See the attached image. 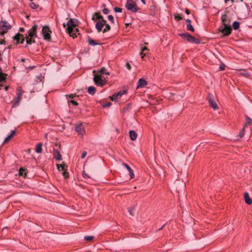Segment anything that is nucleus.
Masks as SVG:
<instances>
[{
    "label": "nucleus",
    "instance_id": "nucleus-11",
    "mask_svg": "<svg viewBox=\"0 0 252 252\" xmlns=\"http://www.w3.org/2000/svg\"><path fill=\"white\" fill-rule=\"evenodd\" d=\"M42 33L44 39L49 40L51 36L50 34V30L48 27L44 26L42 28Z\"/></svg>",
    "mask_w": 252,
    "mask_h": 252
},
{
    "label": "nucleus",
    "instance_id": "nucleus-40",
    "mask_svg": "<svg viewBox=\"0 0 252 252\" xmlns=\"http://www.w3.org/2000/svg\"><path fill=\"white\" fill-rule=\"evenodd\" d=\"M175 97L176 99L175 101H177V100H180L181 99H182V98L183 97V95L175 94Z\"/></svg>",
    "mask_w": 252,
    "mask_h": 252
},
{
    "label": "nucleus",
    "instance_id": "nucleus-26",
    "mask_svg": "<svg viewBox=\"0 0 252 252\" xmlns=\"http://www.w3.org/2000/svg\"><path fill=\"white\" fill-rule=\"evenodd\" d=\"M95 88L93 86H90L88 88V92L92 95H93L95 93Z\"/></svg>",
    "mask_w": 252,
    "mask_h": 252
},
{
    "label": "nucleus",
    "instance_id": "nucleus-37",
    "mask_svg": "<svg viewBox=\"0 0 252 252\" xmlns=\"http://www.w3.org/2000/svg\"><path fill=\"white\" fill-rule=\"evenodd\" d=\"M174 17L175 20L179 21L182 19V15L181 14H176L175 15Z\"/></svg>",
    "mask_w": 252,
    "mask_h": 252
},
{
    "label": "nucleus",
    "instance_id": "nucleus-13",
    "mask_svg": "<svg viewBox=\"0 0 252 252\" xmlns=\"http://www.w3.org/2000/svg\"><path fill=\"white\" fill-rule=\"evenodd\" d=\"M75 130L78 135H84L85 133V127L81 123L77 124L75 126Z\"/></svg>",
    "mask_w": 252,
    "mask_h": 252
},
{
    "label": "nucleus",
    "instance_id": "nucleus-7",
    "mask_svg": "<svg viewBox=\"0 0 252 252\" xmlns=\"http://www.w3.org/2000/svg\"><path fill=\"white\" fill-rule=\"evenodd\" d=\"M125 6L127 10H130L132 12H136L138 9L136 3L132 0H127Z\"/></svg>",
    "mask_w": 252,
    "mask_h": 252
},
{
    "label": "nucleus",
    "instance_id": "nucleus-23",
    "mask_svg": "<svg viewBox=\"0 0 252 252\" xmlns=\"http://www.w3.org/2000/svg\"><path fill=\"white\" fill-rule=\"evenodd\" d=\"M21 34L18 33L14 37V39L16 40H17V43H23L24 41V39L23 38H22L20 39V37L21 36Z\"/></svg>",
    "mask_w": 252,
    "mask_h": 252
},
{
    "label": "nucleus",
    "instance_id": "nucleus-2",
    "mask_svg": "<svg viewBox=\"0 0 252 252\" xmlns=\"http://www.w3.org/2000/svg\"><path fill=\"white\" fill-rule=\"evenodd\" d=\"M66 25L67 26L66 29L67 32L70 36L74 38V34H75V33H73V32L74 31L73 28H75L76 26L75 20L73 19H70L66 24H65L64 23L63 24V27H65Z\"/></svg>",
    "mask_w": 252,
    "mask_h": 252
},
{
    "label": "nucleus",
    "instance_id": "nucleus-51",
    "mask_svg": "<svg viewBox=\"0 0 252 252\" xmlns=\"http://www.w3.org/2000/svg\"><path fill=\"white\" fill-rule=\"evenodd\" d=\"M126 68L127 69H130L131 66H130V64L129 63H126Z\"/></svg>",
    "mask_w": 252,
    "mask_h": 252
},
{
    "label": "nucleus",
    "instance_id": "nucleus-52",
    "mask_svg": "<svg viewBox=\"0 0 252 252\" xmlns=\"http://www.w3.org/2000/svg\"><path fill=\"white\" fill-rule=\"evenodd\" d=\"M0 44H5V41H4V40H1L0 41Z\"/></svg>",
    "mask_w": 252,
    "mask_h": 252
},
{
    "label": "nucleus",
    "instance_id": "nucleus-56",
    "mask_svg": "<svg viewBox=\"0 0 252 252\" xmlns=\"http://www.w3.org/2000/svg\"><path fill=\"white\" fill-rule=\"evenodd\" d=\"M165 224H163L162 227H160V228L159 229H158V230H161L163 228V227L165 226Z\"/></svg>",
    "mask_w": 252,
    "mask_h": 252
},
{
    "label": "nucleus",
    "instance_id": "nucleus-34",
    "mask_svg": "<svg viewBox=\"0 0 252 252\" xmlns=\"http://www.w3.org/2000/svg\"><path fill=\"white\" fill-rule=\"evenodd\" d=\"M187 29L188 31H191V32H194V29L193 27L192 26L191 24H187Z\"/></svg>",
    "mask_w": 252,
    "mask_h": 252
},
{
    "label": "nucleus",
    "instance_id": "nucleus-28",
    "mask_svg": "<svg viewBox=\"0 0 252 252\" xmlns=\"http://www.w3.org/2000/svg\"><path fill=\"white\" fill-rule=\"evenodd\" d=\"M96 73H100V75H102L103 74L108 75L109 73L106 71V69L104 67L101 68L99 71H96Z\"/></svg>",
    "mask_w": 252,
    "mask_h": 252
},
{
    "label": "nucleus",
    "instance_id": "nucleus-4",
    "mask_svg": "<svg viewBox=\"0 0 252 252\" xmlns=\"http://www.w3.org/2000/svg\"><path fill=\"white\" fill-rule=\"evenodd\" d=\"M37 26L35 25L28 32L27 36V43L28 44H31L32 42H34V40H32V38L36 36V31L37 30Z\"/></svg>",
    "mask_w": 252,
    "mask_h": 252
},
{
    "label": "nucleus",
    "instance_id": "nucleus-36",
    "mask_svg": "<svg viewBox=\"0 0 252 252\" xmlns=\"http://www.w3.org/2000/svg\"><path fill=\"white\" fill-rule=\"evenodd\" d=\"M5 80V77L4 76V74L1 73V69L0 67V82L3 81Z\"/></svg>",
    "mask_w": 252,
    "mask_h": 252
},
{
    "label": "nucleus",
    "instance_id": "nucleus-15",
    "mask_svg": "<svg viewBox=\"0 0 252 252\" xmlns=\"http://www.w3.org/2000/svg\"><path fill=\"white\" fill-rule=\"evenodd\" d=\"M148 82L145 79L143 78H140L139 79L137 82L136 89H138L139 88H143L146 86Z\"/></svg>",
    "mask_w": 252,
    "mask_h": 252
},
{
    "label": "nucleus",
    "instance_id": "nucleus-57",
    "mask_svg": "<svg viewBox=\"0 0 252 252\" xmlns=\"http://www.w3.org/2000/svg\"><path fill=\"white\" fill-rule=\"evenodd\" d=\"M141 0V1H142L144 4H145V0Z\"/></svg>",
    "mask_w": 252,
    "mask_h": 252
},
{
    "label": "nucleus",
    "instance_id": "nucleus-49",
    "mask_svg": "<svg viewBox=\"0 0 252 252\" xmlns=\"http://www.w3.org/2000/svg\"><path fill=\"white\" fill-rule=\"evenodd\" d=\"M224 68H225V65L224 64H221L220 65V68L221 70H223L224 69Z\"/></svg>",
    "mask_w": 252,
    "mask_h": 252
},
{
    "label": "nucleus",
    "instance_id": "nucleus-53",
    "mask_svg": "<svg viewBox=\"0 0 252 252\" xmlns=\"http://www.w3.org/2000/svg\"><path fill=\"white\" fill-rule=\"evenodd\" d=\"M186 22L188 23V24H191V21L189 19L186 20Z\"/></svg>",
    "mask_w": 252,
    "mask_h": 252
},
{
    "label": "nucleus",
    "instance_id": "nucleus-14",
    "mask_svg": "<svg viewBox=\"0 0 252 252\" xmlns=\"http://www.w3.org/2000/svg\"><path fill=\"white\" fill-rule=\"evenodd\" d=\"M221 20L223 26H230V20L226 14H223L221 16Z\"/></svg>",
    "mask_w": 252,
    "mask_h": 252
},
{
    "label": "nucleus",
    "instance_id": "nucleus-46",
    "mask_svg": "<svg viewBox=\"0 0 252 252\" xmlns=\"http://www.w3.org/2000/svg\"><path fill=\"white\" fill-rule=\"evenodd\" d=\"M108 19L111 21L113 23L114 22V18L113 17L112 15H109L108 16Z\"/></svg>",
    "mask_w": 252,
    "mask_h": 252
},
{
    "label": "nucleus",
    "instance_id": "nucleus-12",
    "mask_svg": "<svg viewBox=\"0 0 252 252\" xmlns=\"http://www.w3.org/2000/svg\"><path fill=\"white\" fill-rule=\"evenodd\" d=\"M208 101L210 106L214 109L217 110L218 108V105L214 99L213 95L209 94L208 97Z\"/></svg>",
    "mask_w": 252,
    "mask_h": 252
},
{
    "label": "nucleus",
    "instance_id": "nucleus-18",
    "mask_svg": "<svg viewBox=\"0 0 252 252\" xmlns=\"http://www.w3.org/2000/svg\"><path fill=\"white\" fill-rule=\"evenodd\" d=\"M122 165L127 169L128 171H129L130 178H133L134 177V174L132 169L127 164H126L124 162H123Z\"/></svg>",
    "mask_w": 252,
    "mask_h": 252
},
{
    "label": "nucleus",
    "instance_id": "nucleus-45",
    "mask_svg": "<svg viewBox=\"0 0 252 252\" xmlns=\"http://www.w3.org/2000/svg\"><path fill=\"white\" fill-rule=\"evenodd\" d=\"M82 174L83 177L85 179L89 178L90 177L87 173H85L84 171L83 172Z\"/></svg>",
    "mask_w": 252,
    "mask_h": 252
},
{
    "label": "nucleus",
    "instance_id": "nucleus-38",
    "mask_svg": "<svg viewBox=\"0 0 252 252\" xmlns=\"http://www.w3.org/2000/svg\"><path fill=\"white\" fill-rule=\"evenodd\" d=\"M110 30V26L108 24H105V28L103 29V32H105Z\"/></svg>",
    "mask_w": 252,
    "mask_h": 252
},
{
    "label": "nucleus",
    "instance_id": "nucleus-60",
    "mask_svg": "<svg viewBox=\"0 0 252 252\" xmlns=\"http://www.w3.org/2000/svg\"><path fill=\"white\" fill-rule=\"evenodd\" d=\"M47 134H46V135H45V137H46V138H47Z\"/></svg>",
    "mask_w": 252,
    "mask_h": 252
},
{
    "label": "nucleus",
    "instance_id": "nucleus-32",
    "mask_svg": "<svg viewBox=\"0 0 252 252\" xmlns=\"http://www.w3.org/2000/svg\"><path fill=\"white\" fill-rule=\"evenodd\" d=\"M148 49L146 47H143L142 49H141V52H140V55H141V57L142 59H143L144 58V56L145 55V54H144L143 52L146 51V50H147Z\"/></svg>",
    "mask_w": 252,
    "mask_h": 252
},
{
    "label": "nucleus",
    "instance_id": "nucleus-64",
    "mask_svg": "<svg viewBox=\"0 0 252 252\" xmlns=\"http://www.w3.org/2000/svg\"><path fill=\"white\" fill-rule=\"evenodd\" d=\"M231 1H233L234 0H231Z\"/></svg>",
    "mask_w": 252,
    "mask_h": 252
},
{
    "label": "nucleus",
    "instance_id": "nucleus-1",
    "mask_svg": "<svg viewBox=\"0 0 252 252\" xmlns=\"http://www.w3.org/2000/svg\"><path fill=\"white\" fill-rule=\"evenodd\" d=\"M95 18L98 20L95 24V28L98 32L102 31L103 27L105 25L106 21L103 20L102 16L98 13H95L92 18L93 20Z\"/></svg>",
    "mask_w": 252,
    "mask_h": 252
},
{
    "label": "nucleus",
    "instance_id": "nucleus-44",
    "mask_svg": "<svg viewBox=\"0 0 252 252\" xmlns=\"http://www.w3.org/2000/svg\"><path fill=\"white\" fill-rule=\"evenodd\" d=\"M73 33H75L74 34V38L76 37V33H78L79 30L77 28H73Z\"/></svg>",
    "mask_w": 252,
    "mask_h": 252
},
{
    "label": "nucleus",
    "instance_id": "nucleus-42",
    "mask_svg": "<svg viewBox=\"0 0 252 252\" xmlns=\"http://www.w3.org/2000/svg\"><path fill=\"white\" fill-rule=\"evenodd\" d=\"M111 105H112V103L111 102H107L105 104H102V106L103 108H105V107H108L110 106Z\"/></svg>",
    "mask_w": 252,
    "mask_h": 252
},
{
    "label": "nucleus",
    "instance_id": "nucleus-50",
    "mask_svg": "<svg viewBox=\"0 0 252 252\" xmlns=\"http://www.w3.org/2000/svg\"><path fill=\"white\" fill-rule=\"evenodd\" d=\"M86 155H87V152L84 151V152H83V153L82 154L81 158H84L86 157Z\"/></svg>",
    "mask_w": 252,
    "mask_h": 252
},
{
    "label": "nucleus",
    "instance_id": "nucleus-58",
    "mask_svg": "<svg viewBox=\"0 0 252 252\" xmlns=\"http://www.w3.org/2000/svg\"><path fill=\"white\" fill-rule=\"evenodd\" d=\"M7 89H8V87H5V90L6 91H7Z\"/></svg>",
    "mask_w": 252,
    "mask_h": 252
},
{
    "label": "nucleus",
    "instance_id": "nucleus-30",
    "mask_svg": "<svg viewBox=\"0 0 252 252\" xmlns=\"http://www.w3.org/2000/svg\"><path fill=\"white\" fill-rule=\"evenodd\" d=\"M240 26V23L239 22L237 21H235L233 23V27L234 30H238Z\"/></svg>",
    "mask_w": 252,
    "mask_h": 252
},
{
    "label": "nucleus",
    "instance_id": "nucleus-59",
    "mask_svg": "<svg viewBox=\"0 0 252 252\" xmlns=\"http://www.w3.org/2000/svg\"><path fill=\"white\" fill-rule=\"evenodd\" d=\"M25 60H26V59H22V62H24Z\"/></svg>",
    "mask_w": 252,
    "mask_h": 252
},
{
    "label": "nucleus",
    "instance_id": "nucleus-21",
    "mask_svg": "<svg viewBox=\"0 0 252 252\" xmlns=\"http://www.w3.org/2000/svg\"><path fill=\"white\" fill-rule=\"evenodd\" d=\"M129 137L132 141H134L136 139L137 135V133L134 130H130L129 132Z\"/></svg>",
    "mask_w": 252,
    "mask_h": 252
},
{
    "label": "nucleus",
    "instance_id": "nucleus-3",
    "mask_svg": "<svg viewBox=\"0 0 252 252\" xmlns=\"http://www.w3.org/2000/svg\"><path fill=\"white\" fill-rule=\"evenodd\" d=\"M94 81L97 86H103L105 84V78L100 73H96V71H93Z\"/></svg>",
    "mask_w": 252,
    "mask_h": 252
},
{
    "label": "nucleus",
    "instance_id": "nucleus-39",
    "mask_svg": "<svg viewBox=\"0 0 252 252\" xmlns=\"http://www.w3.org/2000/svg\"><path fill=\"white\" fill-rule=\"evenodd\" d=\"M245 128H244V127H243V129L240 131V132L239 133V136H240V138H242V137H243L244 136L245 133Z\"/></svg>",
    "mask_w": 252,
    "mask_h": 252
},
{
    "label": "nucleus",
    "instance_id": "nucleus-16",
    "mask_svg": "<svg viewBox=\"0 0 252 252\" xmlns=\"http://www.w3.org/2000/svg\"><path fill=\"white\" fill-rule=\"evenodd\" d=\"M21 95H22V93L20 91H19L17 94V99H16V100H15L13 102V106H12L13 107L17 106H18L19 105V102L20 101V100L21 99Z\"/></svg>",
    "mask_w": 252,
    "mask_h": 252
},
{
    "label": "nucleus",
    "instance_id": "nucleus-35",
    "mask_svg": "<svg viewBox=\"0 0 252 252\" xmlns=\"http://www.w3.org/2000/svg\"><path fill=\"white\" fill-rule=\"evenodd\" d=\"M94 237L92 236H86L84 237V239L86 241H91L93 240Z\"/></svg>",
    "mask_w": 252,
    "mask_h": 252
},
{
    "label": "nucleus",
    "instance_id": "nucleus-27",
    "mask_svg": "<svg viewBox=\"0 0 252 252\" xmlns=\"http://www.w3.org/2000/svg\"><path fill=\"white\" fill-rule=\"evenodd\" d=\"M245 118L246 122L244 125V128H246L248 125L252 123V119L248 116H245Z\"/></svg>",
    "mask_w": 252,
    "mask_h": 252
},
{
    "label": "nucleus",
    "instance_id": "nucleus-62",
    "mask_svg": "<svg viewBox=\"0 0 252 252\" xmlns=\"http://www.w3.org/2000/svg\"><path fill=\"white\" fill-rule=\"evenodd\" d=\"M69 97H70H70H71V98H72V97L71 95H69Z\"/></svg>",
    "mask_w": 252,
    "mask_h": 252
},
{
    "label": "nucleus",
    "instance_id": "nucleus-22",
    "mask_svg": "<svg viewBox=\"0 0 252 252\" xmlns=\"http://www.w3.org/2000/svg\"><path fill=\"white\" fill-rule=\"evenodd\" d=\"M238 70L239 72V74L241 75H243L246 77H249L250 75V73L246 69H240Z\"/></svg>",
    "mask_w": 252,
    "mask_h": 252
},
{
    "label": "nucleus",
    "instance_id": "nucleus-41",
    "mask_svg": "<svg viewBox=\"0 0 252 252\" xmlns=\"http://www.w3.org/2000/svg\"><path fill=\"white\" fill-rule=\"evenodd\" d=\"M134 209L133 208H129L128 209V212L129 213V214L132 216H134Z\"/></svg>",
    "mask_w": 252,
    "mask_h": 252
},
{
    "label": "nucleus",
    "instance_id": "nucleus-24",
    "mask_svg": "<svg viewBox=\"0 0 252 252\" xmlns=\"http://www.w3.org/2000/svg\"><path fill=\"white\" fill-rule=\"evenodd\" d=\"M54 157L57 160H58V161H60L62 159V156H61L60 152L57 150L54 151Z\"/></svg>",
    "mask_w": 252,
    "mask_h": 252
},
{
    "label": "nucleus",
    "instance_id": "nucleus-43",
    "mask_svg": "<svg viewBox=\"0 0 252 252\" xmlns=\"http://www.w3.org/2000/svg\"><path fill=\"white\" fill-rule=\"evenodd\" d=\"M114 11L116 12H121L122 11V9L120 7H116L114 8Z\"/></svg>",
    "mask_w": 252,
    "mask_h": 252
},
{
    "label": "nucleus",
    "instance_id": "nucleus-33",
    "mask_svg": "<svg viewBox=\"0 0 252 252\" xmlns=\"http://www.w3.org/2000/svg\"><path fill=\"white\" fill-rule=\"evenodd\" d=\"M30 7L32 8V9H36L38 7V4H35L34 2H31L30 4Z\"/></svg>",
    "mask_w": 252,
    "mask_h": 252
},
{
    "label": "nucleus",
    "instance_id": "nucleus-9",
    "mask_svg": "<svg viewBox=\"0 0 252 252\" xmlns=\"http://www.w3.org/2000/svg\"><path fill=\"white\" fill-rule=\"evenodd\" d=\"M219 31L223 34L224 36H227L231 32L232 29L230 26H224V27H220Z\"/></svg>",
    "mask_w": 252,
    "mask_h": 252
},
{
    "label": "nucleus",
    "instance_id": "nucleus-6",
    "mask_svg": "<svg viewBox=\"0 0 252 252\" xmlns=\"http://www.w3.org/2000/svg\"><path fill=\"white\" fill-rule=\"evenodd\" d=\"M180 36L182 37L184 39L187 40L189 42L195 44H199L200 41L197 39H196L194 36L191 35L188 32L181 33L179 34Z\"/></svg>",
    "mask_w": 252,
    "mask_h": 252
},
{
    "label": "nucleus",
    "instance_id": "nucleus-55",
    "mask_svg": "<svg viewBox=\"0 0 252 252\" xmlns=\"http://www.w3.org/2000/svg\"><path fill=\"white\" fill-rule=\"evenodd\" d=\"M185 12H186V14H189V11L188 9H187Z\"/></svg>",
    "mask_w": 252,
    "mask_h": 252
},
{
    "label": "nucleus",
    "instance_id": "nucleus-8",
    "mask_svg": "<svg viewBox=\"0 0 252 252\" xmlns=\"http://www.w3.org/2000/svg\"><path fill=\"white\" fill-rule=\"evenodd\" d=\"M127 92L126 90H122L118 92V93L114 94L110 97L111 99L115 102H117L118 100L122 97L124 94H126Z\"/></svg>",
    "mask_w": 252,
    "mask_h": 252
},
{
    "label": "nucleus",
    "instance_id": "nucleus-54",
    "mask_svg": "<svg viewBox=\"0 0 252 252\" xmlns=\"http://www.w3.org/2000/svg\"><path fill=\"white\" fill-rule=\"evenodd\" d=\"M20 31L21 32H23L24 31V28H20Z\"/></svg>",
    "mask_w": 252,
    "mask_h": 252
},
{
    "label": "nucleus",
    "instance_id": "nucleus-48",
    "mask_svg": "<svg viewBox=\"0 0 252 252\" xmlns=\"http://www.w3.org/2000/svg\"><path fill=\"white\" fill-rule=\"evenodd\" d=\"M68 101L72 103L74 105H77L78 103L76 102L75 101H74L73 100H68Z\"/></svg>",
    "mask_w": 252,
    "mask_h": 252
},
{
    "label": "nucleus",
    "instance_id": "nucleus-47",
    "mask_svg": "<svg viewBox=\"0 0 252 252\" xmlns=\"http://www.w3.org/2000/svg\"><path fill=\"white\" fill-rule=\"evenodd\" d=\"M102 11H103V13L105 14H107L109 12V9L107 8H105L103 9Z\"/></svg>",
    "mask_w": 252,
    "mask_h": 252
},
{
    "label": "nucleus",
    "instance_id": "nucleus-19",
    "mask_svg": "<svg viewBox=\"0 0 252 252\" xmlns=\"http://www.w3.org/2000/svg\"><path fill=\"white\" fill-rule=\"evenodd\" d=\"M175 94L172 93L169 91H167L165 92L166 97L170 100H172L174 101L176 100V98L175 97Z\"/></svg>",
    "mask_w": 252,
    "mask_h": 252
},
{
    "label": "nucleus",
    "instance_id": "nucleus-61",
    "mask_svg": "<svg viewBox=\"0 0 252 252\" xmlns=\"http://www.w3.org/2000/svg\"><path fill=\"white\" fill-rule=\"evenodd\" d=\"M228 0H224L225 2H226Z\"/></svg>",
    "mask_w": 252,
    "mask_h": 252
},
{
    "label": "nucleus",
    "instance_id": "nucleus-29",
    "mask_svg": "<svg viewBox=\"0 0 252 252\" xmlns=\"http://www.w3.org/2000/svg\"><path fill=\"white\" fill-rule=\"evenodd\" d=\"M88 41L90 45H91L93 46H95V45L98 44V43L95 42V41L93 39H92L91 38H89L88 40Z\"/></svg>",
    "mask_w": 252,
    "mask_h": 252
},
{
    "label": "nucleus",
    "instance_id": "nucleus-25",
    "mask_svg": "<svg viewBox=\"0 0 252 252\" xmlns=\"http://www.w3.org/2000/svg\"><path fill=\"white\" fill-rule=\"evenodd\" d=\"M42 143H39L37 145V146L36 147V149H35V151L37 153H42Z\"/></svg>",
    "mask_w": 252,
    "mask_h": 252
},
{
    "label": "nucleus",
    "instance_id": "nucleus-5",
    "mask_svg": "<svg viewBox=\"0 0 252 252\" xmlns=\"http://www.w3.org/2000/svg\"><path fill=\"white\" fill-rule=\"evenodd\" d=\"M11 28V25L7 21L5 20L1 21L0 22V34L4 35Z\"/></svg>",
    "mask_w": 252,
    "mask_h": 252
},
{
    "label": "nucleus",
    "instance_id": "nucleus-63",
    "mask_svg": "<svg viewBox=\"0 0 252 252\" xmlns=\"http://www.w3.org/2000/svg\"><path fill=\"white\" fill-rule=\"evenodd\" d=\"M243 0H241V1H242Z\"/></svg>",
    "mask_w": 252,
    "mask_h": 252
},
{
    "label": "nucleus",
    "instance_id": "nucleus-31",
    "mask_svg": "<svg viewBox=\"0 0 252 252\" xmlns=\"http://www.w3.org/2000/svg\"><path fill=\"white\" fill-rule=\"evenodd\" d=\"M25 170L23 168H20L19 170V175L21 176H23L24 177L26 176V173L25 172Z\"/></svg>",
    "mask_w": 252,
    "mask_h": 252
},
{
    "label": "nucleus",
    "instance_id": "nucleus-10",
    "mask_svg": "<svg viewBox=\"0 0 252 252\" xmlns=\"http://www.w3.org/2000/svg\"><path fill=\"white\" fill-rule=\"evenodd\" d=\"M57 168L59 171H63L62 174L64 178H67L69 177L68 173L66 171L65 164L63 163L62 164H57Z\"/></svg>",
    "mask_w": 252,
    "mask_h": 252
},
{
    "label": "nucleus",
    "instance_id": "nucleus-20",
    "mask_svg": "<svg viewBox=\"0 0 252 252\" xmlns=\"http://www.w3.org/2000/svg\"><path fill=\"white\" fill-rule=\"evenodd\" d=\"M245 201L248 205H251L252 203V199L250 197L249 194L248 192H245L244 194Z\"/></svg>",
    "mask_w": 252,
    "mask_h": 252
},
{
    "label": "nucleus",
    "instance_id": "nucleus-17",
    "mask_svg": "<svg viewBox=\"0 0 252 252\" xmlns=\"http://www.w3.org/2000/svg\"><path fill=\"white\" fill-rule=\"evenodd\" d=\"M16 134V130H13L11 131V133L5 138L3 141V144L6 143L12 139Z\"/></svg>",
    "mask_w": 252,
    "mask_h": 252
}]
</instances>
